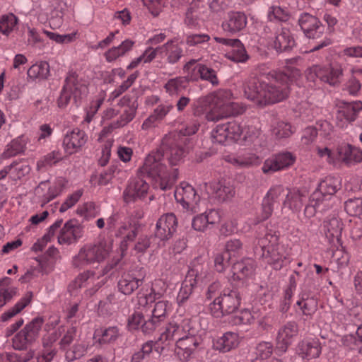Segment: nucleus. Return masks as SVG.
I'll return each mask as SVG.
<instances>
[{"instance_id":"obj_30","label":"nucleus","mask_w":362,"mask_h":362,"mask_svg":"<svg viewBox=\"0 0 362 362\" xmlns=\"http://www.w3.org/2000/svg\"><path fill=\"white\" fill-rule=\"evenodd\" d=\"M78 76L76 71H71L68 73L64 80V85H68L67 89L69 93L73 96L76 103L77 100L81 98L83 90L86 88L84 85L78 82Z\"/></svg>"},{"instance_id":"obj_12","label":"nucleus","mask_w":362,"mask_h":362,"mask_svg":"<svg viewBox=\"0 0 362 362\" xmlns=\"http://www.w3.org/2000/svg\"><path fill=\"white\" fill-rule=\"evenodd\" d=\"M341 74V69H334L330 65H313L306 71V77L308 81L315 82L318 78L332 86L339 83V78Z\"/></svg>"},{"instance_id":"obj_50","label":"nucleus","mask_w":362,"mask_h":362,"mask_svg":"<svg viewBox=\"0 0 362 362\" xmlns=\"http://www.w3.org/2000/svg\"><path fill=\"white\" fill-rule=\"evenodd\" d=\"M232 260V254H229L228 252L223 251L217 254L214 258V267L216 270L218 272H223L227 267L233 264Z\"/></svg>"},{"instance_id":"obj_40","label":"nucleus","mask_w":362,"mask_h":362,"mask_svg":"<svg viewBox=\"0 0 362 362\" xmlns=\"http://www.w3.org/2000/svg\"><path fill=\"white\" fill-rule=\"evenodd\" d=\"M290 18V13L286 7H281L278 5L271 6L267 12V18L270 22H286Z\"/></svg>"},{"instance_id":"obj_27","label":"nucleus","mask_w":362,"mask_h":362,"mask_svg":"<svg viewBox=\"0 0 362 362\" xmlns=\"http://www.w3.org/2000/svg\"><path fill=\"white\" fill-rule=\"evenodd\" d=\"M306 291L307 289L305 287V291L300 293V298L296 302V305L302 311L303 315L306 316L307 318H312L317 310L318 302L314 296H310V293H307Z\"/></svg>"},{"instance_id":"obj_34","label":"nucleus","mask_w":362,"mask_h":362,"mask_svg":"<svg viewBox=\"0 0 362 362\" xmlns=\"http://www.w3.org/2000/svg\"><path fill=\"white\" fill-rule=\"evenodd\" d=\"M167 57V62L174 64L183 56V49L181 46L174 40H169L163 45V54Z\"/></svg>"},{"instance_id":"obj_55","label":"nucleus","mask_w":362,"mask_h":362,"mask_svg":"<svg viewBox=\"0 0 362 362\" xmlns=\"http://www.w3.org/2000/svg\"><path fill=\"white\" fill-rule=\"evenodd\" d=\"M145 322L144 316L141 312H134L127 319V329L130 332L141 330L142 324Z\"/></svg>"},{"instance_id":"obj_17","label":"nucleus","mask_w":362,"mask_h":362,"mask_svg":"<svg viewBox=\"0 0 362 362\" xmlns=\"http://www.w3.org/2000/svg\"><path fill=\"white\" fill-rule=\"evenodd\" d=\"M324 228L326 238L329 243L334 247L339 248L342 247L341 232L343 230V223L341 220L336 217L329 216L324 221Z\"/></svg>"},{"instance_id":"obj_8","label":"nucleus","mask_w":362,"mask_h":362,"mask_svg":"<svg viewBox=\"0 0 362 362\" xmlns=\"http://www.w3.org/2000/svg\"><path fill=\"white\" fill-rule=\"evenodd\" d=\"M34 340L30 338L21 329L12 339V346L15 350L24 351L21 354L10 353L7 354L10 362H28L34 356V351L31 345Z\"/></svg>"},{"instance_id":"obj_26","label":"nucleus","mask_w":362,"mask_h":362,"mask_svg":"<svg viewBox=\"0 0 362 362\" xmlns=\"http://www.w3.org/2000/svg\"><path fill=\"white\" fill-rule=\"evenodd\" d=\"M186 326L189 327L188 322H184L183 325H180L176 322H170L166 327L165 332H163L159 338V341H168L167 344H170V341H175L176 344L185 335L187 330H186Z\"/></svg>"},{"instance_id":"obj_28","label":"nucleus","mask_w":362,"mask_h":362,"mask_svg":"<svg viewBox=\"0 0 362 362\" xmlns=\"http://www.w3.org/2000/svg\"><path fill=\"white\" fill-rule=\"evenodd\" d=\"M238 336L236 333L228 332L213 342V348L221 352L226 353L238 345Z\"/></svg>"},{"instance_id":"obj_62","label":"nucleus","mask_w":362,"mask_h":362,"mask_svg":"<svg viewBox=\"0 0 362 362\" xmlns=\"http://www.w3.org/2000/svg\"><path fill=\"white\" fill-rule=\"evenodd\" d=\"M76 331L77 329L76 327H71L67 329L66 332L59 341L60 349L63 351L67 350V347L70 346L76 335Z\"/></svg>"},{"instance_id":"obj_20","label":"nucleus","mask_w":362,"mask_h":362,"mask_svg":"<svg viewBox=\"0 0 362 362\" xmlns=\"http://www.w3.org/2000/svg\"><path fill=\"white\" fill-rule=\"evenodd\" d=\"M247 23V18L243 12L230 11L222 23V28L225 32L234 35L243 30Z\"/></svg>"},{"instance_id":"obj_10","label":"nucleus","mask_w":362,"mask_h":362,"mask_svg":"<svg viewBox=\"0 0 362 362\" xmlns=\"http://www.w3.org/2000/svg\"><path fill=\"white\" fill-rule=\"evenodd\" d=\"M145 276L146 271L143 267H136L122 273L117 282L119 291L124 295H131L142 285Z\"/></svg>"},{"instance_id":"obj_29","label":"nucleus","mask_w":362,"mask_h":362,"mask_svg":"<svg viewBox=\"0 0 362 362\" xmlns=\"http://www.w3.org/2000/svg\"><path fill=\"white\" fill-rule=\"evenodd\" d=\"M194 329L189 328L187 332L183 335L182 339L176 344V346L182 349L189 356L199 346L201 339L194 334Z\"/></svg>"},{"instance_id":"obj_44","label":"nucleus","mask_w":362,"mask_h":362,"mask_svg":"<svg viewBox=\"0 0 362 362\" xmlns=\"http://www.w3.org/2000/svg\"><path fill=\"white\" fill-rule=\"evenodd\" d=\"M238 43H233L230 47L231 51L228 52V57L235 62H246L249 56L247 54L245 48L241 41L239 39H235Z\"/></svg>"},{"instance_id":"obj_60","label":"nucleus","mask_w":362,"mask_h":362,"mask_svg":"<svg viewBox=\"0 0 362 362\" xmlns=\"http://www.w3.org/2000/svg\"><path fill=\"white\" fill-rule=\"evenodd\" d=\"M43 33L52 40L57 43H69L72 42L76 36V33L59 35L58 33L43 30Z\"/></svg>"},{"instance_id":"obj_18","label":"nucleus","mask_w":362,"mask_h":362,"mask_svg":"<svg viewBox=\"0 0 362 362\" xmlns=\"http://www.w3.org/2000/svg\"><path fill=\"white\" fill-rule=\"evenodd\" d=\"M298 333V326L295 321H290L281 327L276 337V349L281 352L286 351L291 344L292 339Z\"/></svg>"},{"instance_id":"obj_24","label":"nucleus","mask_w":362,"mask_h":362,"mask_svg":"<svg viewBox=\"0 0 362 362\" xmlns=\"http://www.w3.org/2000/svg\"><path fill=\"white\" fill-rule=\"evenodd\" d=\"M197 270L192 269L188 272L177 296V301L180 305L185 303L192 293L194 288L197 284Z\"/></svg>"},{"instance_id":"obj_42","label":"nucleus","mask_w":362,"mask_h":362,"mask_svg":"<svg viewBox=\"0 0 362 362\" xmlns=\"http://www.w3.org/2000/svg\"><path fill=\"white\" fill-rule=\"evenodd\" d=\"M173 108L172 105H160L143 123L142 128L147 129L156 120L163 119L169 111Z\"/></svg>"},{"instance_id":"obj_47","label":"nucleus","mask_w":362,"mask_h":362,"mask_svg":"<svg viewBox=\"0 0 362 362\" xmlns=\"http://www.w3.org/2000/svg\"><path fill=\"white\" fill-rule=\"evenodd\" d=\"M45 320L42 317H36L33 318L28 324H27L23 330L28 335L30 340H36L39 337L40 331Z\"/></svg>"},{"instance_id":"obj_49","label":"nucleus","mask_w":362,"mask_h":362,"mask_svg":"<svg viewBox=\"0 0 362 362\" xmlns=\"http://www.w3.org/2000/svg\"><path fill=\"white\" fill-rule=\"evenodd\" d=\"M166 1L167 0H142L144 6L148 8L151 13L154 16H158L161 11L162 7L165 6ZM170 4L173 7L177 6V0H171Z\"/></svg>"},{"instance_id":"obj_6","label":"nucleus","mask_w":362,"mask_h":362,"mask_svg":"<svg viewBox=\"0 0 362 362\" xmlns=\"http://www.w3.org/2000/svg\"><path fill=\"white\" fill-rule=\"evenodd\" d=\"M107 255L106 249L101 245H86L74 257L72 265L79 269L104 261Z\"/></svg>"},{"instance_id":"obj_31","label":"nucleus","mask_w":362,"mask_h":362,"mask_svg":"<svg viewBox=\"0 0 362 362\" xmlns=\"http://www.w3.org/2000/svg\"><path fill=\"white\" fill-rule=\"evenodd\" d=\"M233 278L243 279L252 274L254 272V262L251 259H243L233 264Z\"/></svg>"},{"instance_id":"obj_15","label":"nucleus","mask_w":362,"mask_h":362,"mask_svg":"<svg viewBox=\"0 0 362 362\" xmlns=\"http://www.w3.org/2000/svg\"><path fill=\"white\" fill-rule=\"evenodd\" d=\"M177 228V219L173 213L162 215L156 222L154 235L161 241L170 239Z\"/></svg>"},{"instance_id":"obj_23","label":"nucleus","mask_w":362,"mask_h":362,"mask_svg":"<svg viewBox=\"0 0 362 362\" xmlns=\"http://www.w3.org/2000/svg\"><path fill=\"white\" fill-rule=\"evenodd\" d=\"M296 47V41L290 30L281 28L276 33L273 47L277 53L290 52Z\"/></svg>"},{"instance_id":"obj_21","label":"nucleus","mask_w":362,"mask_h":362,"mask_svg":"<svg viewBox=\"0 0 362 362\" xmlns=\"http://www.w3.org/2000/svg\"><path fill=\"white\" fill-rule=\"evenodd\" d=\"M81 227L78 224L76 219L73 218L66 221L60 230L58 236L59 244L70 245L75 243L82 235Z\"/></svg>"},{"instance_id":"obj_51","label":"nucleus","mask_w":362,"mask_h":362,"mask_svg":"<svg viewBox=\"0 0 362 362\" xmlns=\"http://www.w3.org/2000/svg\"><path fill=\"white\" fill-rule=\"evenodd\" d=\"M344 209L350 216H362V198L356 197L348 199L344 203Z\"/></svg>"},{"instance_id":"obj_63","label":"nucleus","mask_w":362,"mask_h":362,"mask_svg":"<svg viewBox=\"0 0 362 362\" xmlns=\"http://www.w3.org/2000/svg\"><path fill=\"white\" fill-rule=\"evenodd\" d=\"M201 79L210 82L213 86H217L219 83L216 71L204 64L201 73Z\"/></svg>"},{"instance_id":"obj_61","label":"nucleus","mask_w":362,"mask_h":362,"mask_svg":"<svg viewBox=\"0 0 362 362\" xmlns=\"http://www.w3.org/2000/svg\"><path fill=\"white\" fill-rule=\"evenodd\" d=\"M123 264L120 259H112L108 262L102 269L101 276H105L110 274V276H112L115 272H120L123 269Z\"/></svg>"},{"instance_id":"obj_64","label":"nucleus","mask_w":362,"mask_h":362,"mask_svg":"<svg viewBox=\"0 0 362 362\" xmlns=\"http://www.w3.org/2000/svg\"><path fill=\"white\" fill-rule=\"evenodd\" d=\"M40 267V272L42 274H48L54 267V262L52 258L47 257V255H42L35 258Z\"/></svg>"},{"instance_id":"obj_35","label":"nucleus","mask_w":362,"mask_h":362,"mask_svg":"<svg viewBox=\"0 0 362 362\" xmlns=\"http://www.w3.org/2000/svg\"><path fill=\"white\" fill-rule=\"evenodd\" d=\"M134 45V41L127 39L123 41L119 46L112 47L105 53L106 60L108 62H112L118 57L124 56L132 49Z\"/></svg>"},{"instance_id":"obj_32","label":"nucleus","mask_w":362,"mask_h":362,"mask_svg":"<svg viewBox=\"0 0 362 362\" xmlns=\"http://www.w3.org/2000/svg\"><path fill=\"white\" fill-rule=\"evenodd\" d=\"M211 188L215 194L216 199L219 202H226L235 195V189L232 185H226L225 182H217L211 183Z\"/></svg>"},{"instance_id":"obj_19","label":"nucleus","mask_w":362,"mask_h":362,"mask_svg":"<svg viewBox=\"0 0 362 362\" xmlns=\"http://www.w3.org/2000/svg\"><path fill=\"white\" fill-rule=\"evenodd\" d=\"M87 140L88 136L86 132L75 128L64 136L63 146L65 151L71 155L78 151L85 145Z\"/></svg>"},{"instance_id":"obj_56","label":"nucleus","mask_w":362,"mask_h":362,"mask_svg":"<svg viewBox=\"0 0 362 362\" xmlns=\"http://www.w3.org/2000/svg\"><path fill=\"white\" fill-rule=\"evenodd\" d=\"M357 335L347 334L341 339V343L344 347L349 351H357L358 354H362V346L360 339H357Z\"/></svg>"},{"instance_id":"obj_38","label":"nucleus","mask_w":362,"mask_h":362,"mask_svg":"<svg viewBox=\"0 0 362 362\" xmlns=\"http://www.w3.org/2000/svg\"><path fill=\"white\" fill-rule=\"evenodd\" d=\"M175 197L176 200L181 203L184 208L188 209L193 202H196V191L189 185L182 187L181 192H175Z\"/></svg>"},{"instance_id":"obj_9","label":"nucleus","mask_w":362,"mask_h":362,"mask_svg":"<svg viewBox=\"0 0 362 362\" xmlns=\"http://www.w3.org/2000/svg\"><path fill=\"white\" fill-rule=\"evenodd\" d=\"M243 129L240 124L235 120L218 124L211 132V136L214 143L224 144L226 142L239 139Z\"/></svg>"},{"instance_id":"obj_11","label":"nucleus","mask_w":362,"mask_h":362,"mask_svg":"<svg viewBox=\"0 0 362 362\" xmlns=\"http://www.w3.org/2000/svg\"><path fill=\"white\" fill-rule=\"evenodd\" d=\"M340 188L341 181L339 178L327 176L320 182L316 189L311 194V200L316 203L329 204L328 202Z\"/></svg>"},{"instance_id":"obj_4","label":"nucleus","mask_w":362,"mask_h":362,"mask_svg":"<svg viewBox=\"0 0 362 362\" xmlns=\"http://www.w3.org/2000/svg\"><path fill=\"white\" fill-rule=\"evenodd\" d=\"M298 22L308 38L321 40L311 48L310 52L319 50L332 43L331 40L325 35V26L315 16L308 13H303Z\"/></svg>"},{"instance_id":"obj_5","label":"nucleus","mask_w":362,"mask_h":362,"mask_svg":"<svg viewBox=\"0 0 362 362\" xmlns=\"http://www.w3.org/2000/svg\"><path fill=\"white\" fill-rule=\"evenodd\" d=\"M241 302V296L237 289L225 288L209 304L211 314L215 317L235 313Z\"/></svg>"},{"instance_id":"obj_43","label":"nucleus","mask_w":362,"mask_h":362,"mask_svg":"<svg viewBox=\"0 0 362 362\" xmlns=\"http://www.w3.org/2000/svg\"><path fill=\"white\" fill-rule=\"evenodd\" d=\"M26 141L21 137L13 139L7 145L6 149L3 153L4 158H8L22 153L25 149Z\"/></svg>"},{"instance_id":"obj_37","label":"nucleus","mask_w":362,"mask_h":362,"mask_svg":"<svg viewBox=\"0 0 362 362\" xmlns=\"http://www.w3.org/2000/svg\"><path fill=\"white\" fill-rule=\"evenodd\" d=\"M303 196L299 190H288L284 199V205L287 206L290 209L298 211L303 205Z\"/></svg>"},{"instance_id":"obj_22","label":"nucleus","mask_w":362,"mask_h":362,"mask_svg":"<svg viewBox=\"0 0 362 362\" xmlns=\"http://www.w3.org/2000/svg\"><path fill=\"white\" fill-rule=\"evenodd\" d=\"M337 158L348 165L362 161V151L346 143H342L336 149Z\"/></svg>"},{"instance_id":"obj_48","label":"nucleus","mask_w":362,"mask_h":362,"mask_svg":"<svg viewBox=\"0 0 362 362\" xmlns=\"http://www.w3.org/2000/svg\"><path fill=\"white\" fill-rule=\"evenodd\" d=\"M18 21V18L11 13L3 15L0 18V31L8 36L13 30Z\"/></svg>"},{"instance_id":"obj_52","label":"nucleus","mask_w":362,"mask_h":362,"mask_svg":"<svg viewBox=\"0 0 362 362\" xmlns=\"http://www.w3.org/2000/svg\"><path fill=\"white\" fill-rule=\"evenodd\" d=\"M254 321V317L247 309L242 310L237 315H232L230 323L233 325H250Z\"/></svg>"},{"instance_id":"obj_45","label":"nucleus","mask_w":362,"mask_h":362,"mask_svg":"<svg viewBox=\"0 0 362 362\" xmlns=\"http://www.w3.org/2000/svg\"><path fill=\"white\" fill-rule=\"evenodd\" d=\"M214 97L211 96V93L204 96L199 97L193 102L192 111L195 116H199L206 110L208 107L214 106L213 103Z\"/></svg>"},{"instance_id":"obj_14","label":"nucleus","mask_w":362,"mask_h":362,"mask_svg":"<svg viewBox=\"0 0 362 362\" xmlns=\"http://www.w3.org/2000/svg\"><path fill=\"white\" fill-rule=\"evenodd\" d=\"M149 185L144 177L134 179L123 191V200L127 204L141 200L146 197Z\"/></svg>"},{"instance_id":"obj_54","label":"nucleus","mask_w":362,"mask_h":362,"mask_svg":"<svg viewBox=\"0 0 362 362\" xmlns=\"http://www.w3.org/2000/svg\"><path fill=\"white\" fill-rule=\"evenodd\" d=\"M87 348L83 344H75L71 349L66 351L65 358L69 362L81 358L86 353Z\"/></svg>"},{"instance_id":"obj_39","label":"nucleus","mask_w":362,"mask_h":362,"mask_svg":"<svg viewBox=\"0 0 362 362\" xmlns=\"http://www.w3.org/2000/svg\"><path fill=\"white\" fill-rule=\"evenodd\" d=\"M203 64L197 63V60L191 59L183 66V71L187 74L185 78L188 81H197L201 78Z\"/></svg>"},{"instance_id":"obj_58","label":"nucleus","mask_w":362,"mask_h":362,"mask_svg":"<svg viewBox=\"0 0 362 362\" xmlns=\"http://www.w3.org/2000/svg\"><path fill=\"white\" fill-rule=\"evenodd\" d=\"M329 207V204H325L324 202L316 203L315 201H312L310 196L309 198V204L305 206L304 213L306 216L312 217L317 210L323 211L328 209Z\"/></svg>"},{"instance_id":"obj_46","label":"nucleus","mask_w":362,"mask_h":362,"mask_svg":"<svg viewBox=\"0 0 362 362\" xmlns=\"http://www.w3.org/2000/svg\"><path fill=\"white\" fill-rule=\"evenodd\" d=\"M100 338V344H112L115 342L119 337V329L117 326H111L107 328L97 330Z\"/></svg>"},{"instance_id":"obj_16","label":"nucleus","mask_w":362,"mask_h":362,"mask_svg":"<svg viewBox=\"0 0 362 362\" xmlns=\"http://www.w3.org/2000/svg\"><path fill=\"white\" fill-rule=\"evenodd\" d=\"M295 160L296 157L290 152L279 153L265 160L262 170L264 174L270 175L290 167Z\"/></svg>"},{"instance_id":"obj_41","label":"nucleus","mask_w":362,"mask_h":362,"mask_svg":"<svg viewBox=\"0 0 362 362\" xmlns=\"http://www.w3.org/2000/svg\"><path fill=\"white\" fill-rule=\"evenodd\" d=\"M28 76L30 78L46 79L49 76V65L47 62H40L32 65L28 70Z\"/></svg>"},{"instance_id":"obj_3","label":"nucleus","mask_w":362,"mask_h":362,"mask_svg":"<svg viewBox=\"0 0 362 362\" xmlns=\"http://www.w3.org/2000/svg\"><path fill=\"white\" fill-rule=\"evenodd\" d=\"M214 106L206 114V119L210 122H218L223 118L243 114L245 109L237 103L231 102L232 93L228 89H220L213 93Z\"/></svg>"},{"instance_id":"obj_59","label":"nucleus","mask_w":362,"mask_h":362,"mask_svg":"<svg viewBox=\"0 0 362 362\" xmlns=\"http://www.w3.org/2000/svg\"><path fill=\"white\" fill-rule=\"evenodd\" d=\"M272 132L276 139L287 138L293 134L291 125L283 122H278Z\"/></svg>"},{"instance_id":"obj_2","label":"nucleus","mask_w":362,"mask_h":362,"mask_svg":"<svg viewBox=\"0 0 362 362\" xmlns=\"http://www.w3.org/2000/svg\"><path fill=\"white\" fill-rule=\"evenodd\" d=\"M163 150L153 151L145 158L143 166L139 169L141 175H146L154 182V188H160L163 191H167L173 187V182L177 177V169H175L173 180H171L167 170V166L163 163Z\"/></svg>"},{"instance_id":"obj_13","label":"nucleus","mask_w":362,"mask_h":362,"mask_svg":"<svg viewBox=\"0 0 362 362\" xmlns=\"http://www.w3.org/2000/svg\"><path fill=\"white\" fill-rule=\"evenodd\" d=\"M262 257L275 270H280L287 262L288 252L284 245H262Z\"/></svg>"},{"instance_id":"obj_7","label":"nucleus","mask_w":362,"mask_h":362,"mask_svg":"<svg viewBox=\"0 0 362 362\" xmlns=\"http://www.w3.org/2000/svg\"><path fill=\"white\" fill-rule=\"evenodd\" d=\"M191 139L187 137H180L177 140L169 139L163 142L158 150H163V155L167 156L169 163L176 165L191 148Z\"/></svg>"},{"instance_id":"obj_33","label":"nucleus","mask_w":362,"mask_h":362,"mask_svg":"<svg viewBox=\"0 0 362 362\" xmlns=\"http://www.w3.org/2000/svg\"><path fill=\"white\" fill-rule=\"evenodd\" d=\"M339 108L344 117L349 122H354L357 118L358 112L362 110V102L360 100L347 102L342 100L340 102Z\"/></svg>"},{"instance_id":"obj_53","label":"nucleus","mask_w":362,"mask_h":362,"mask_svg":"<svg viewBox=\"0 0 362 362\" xmlns=\"http://www.w3.org/2000/svg\"><path fill=\"white\" fill-rule=\"evenodd\" d=\"M164 321L165 320L160 317L151 314V317L147 320L145 319V322L142 324L141 332L144 334H152L162 325Z\"/></svg>"},{"instance_id":"obj_57","label":"nucleus","mask_w":362,"mask_h":362,"mask_svg":"<svg viewBox=\"0 0 362 362\" xmlns=\"http://www.w3.org/2000/svg\"><path fill=\"white\" fill-rule=\"evenodd\" d=\"M138 105H133L132 107L125 110L121 115L119 120H117L114 124L115 128L122 127L130 122L135 117Z\"/></svg>"},{"instance_id":"obj_25","label":"nucleus","mask_w":362,"mask_h":362,"mask_svg":"<svg viewBox=\"0 0 362 362\" xmlns=\"http://www.w3.org/2000/svg\"><path fill=\"white\" fill-rule=\"evenodd\" d=\"M322 351L318 339H305L300 341L297 347V354L303 358L308 360L320 356Z\"/></svg>"},{"instance_id":"obj_36","label":"nucleus","mask_w":362,"mask_h":362,"mask_svg":"<svg viewBox=\"0 0 362 362\" xmlns=\"http://www.w3.org/2000/svg\"><path fill=\"white\" fill-rule=\"evenodd\" d=\"M32 298L33 293L31 291L27 292L25 296H23L20 301L16 303L13 307L11 308L1 315V320L2 322H6L18 313H21L31 302Z\"/></svg>"},{"instance_id":"obj_1","label":"nucleus","mask_w":362,"mask_h":362,"mask_svg":"<svg viewBox=\"0 0 362 362\" xmlns=\"http://www.w3.org/2000/svg\"><path fill=\"white\" fill-rule=\"evenodd\" d=\"M300 76V71L296 67L272 71L265 76L247 81L243 86L244 96L259 106L279 103L288 96L289 84Z\"/></svg>"}]
</instances>
